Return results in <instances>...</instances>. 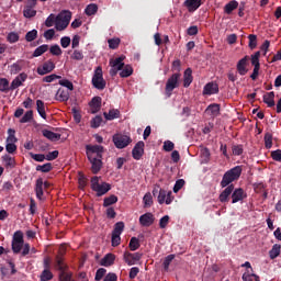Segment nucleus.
<instances>
[{
	"label": "nucleus",
	"instance_id": "nucleus-40",
	"mask_svg": "<svg viewBox=\"0 0 281 281\" xmlns=\"http://www.w3.org/2000/svg\"><path fill=\"white\" fill-rule=\"evenodd\" d=\"M34 120V111L29 110L25 112V114L20 120L21 124H27V122H32Z\"/></svg>",
	"mask_w": 281,
	"mask_h": 281
},
{
	"label": "nucleus",
	"instance_id": "nucleus-17",
	"mask_svg": "<svg viewBox=\"0 0 281 281\" xmlns=\"http://www.w3.org/2000/svg\"><path fill=\"white\" fill-rule=\"evenodd\" d=\"M247 65H249V56H245L237 63V71L239 76H246L247 71H249Z\"/></svg>",
	"mask_w": 281,
	"mask_h": 281
},
{
	"label": "nucleus",
	"instance_id": "nucleus-39",
	"mask_svg": "<svg viewBox=\"0 0 281 281\" xmlns=\"http://www.w3.org/2000/svg\"><path fill=\"white\" fill-rule=\"evenodd\" d=\"M37 36H38V31L36 29H33L32 31H29L25 34V41L27 43H32V41H36Z\"/></svg>",
	"mask_w": 281,
	"mask_h": 281
},
{
	"label": "nucleus",
	"instance_id": "nucleus-61",
	"mask_svg": "<svg viewBox=\"0 0 281 281\" xmlns=\"http://www.w3.org/2000/svg\"><path fill=\"white\" fill-rule=\"evenodd\" d=\"M72 276L74 274L71 272L60 271L59 280L60 281H71Z\"/></svg>",
	"mask_w": 281,
	"mask_h": 281
},
{
	"label": "nucleus",
	"instance_id": "nucleus-46",
	"mask_svg": "<svg viewBox=\"0 0 281 281\" xmlns=\"http://www.w3.org/2000/svg\"><path fill=\"white\" fill-rule=\"evenodd\" d=\"M102 117L100 115L94 116L91 121H90V125L91 128H100L101 124H102Z\"/></svg>",
	"mask_w": 281,
	"mask_h": 281
},
{
	"label": "nucleus",
	"instance_id": "nucleus-15",
	"mask_svg": "<svg viewBox=\"0 0 281 281\" xmlns=\"http://www.w3.org/2000/svg\"><path fill=\"white\" fill-rule=\"evenodd\" d=\"M27 80V74L21 72L18 77H15L11 82V91L19 89V87L23 86V82Z\"/></svg>",
	"mask_w": 281,
	"mask_h": 281
},
{
	"label": "nucleus",
	"instance_id": "nucleus-35",
	"mask_svg": "<svg viewBox=\"0 0 281 281\" xmlns=\"http://www.w3.org/2000/svg\"><path fill=\"white\" fill-rule=\"evenodd\" d=\"M85 13L87 16H93V14L98 13V4L95 3H90L86 7Z\"/></svg>",
	"mask_w": 281,
	"mask_h": 281
},
{
	"label": "nucleus",
	"instance_id": "nucleus-25",
	"mask_svg": "<svg viewBox=\"0 0 281 281\" xmlns=\"http://www.w3.org/2000/svg\"><path fill=\"white\" fill-rule=\"evenodd\" d=\"M2 161L5 166V168H16V160L14 159V157L5 154L2 156Z\"/></svg>",
	"mask_w": 281,
	"mask_h": 281
},
{
	"label": "nucleus",
	"instance_id": "nucleus-24",
	"mask_svg": "<svg viewBox=\"0 0 281 281\" xmlns=\"http://www.w3.org/2000/svg\"><path fill=\"white\" fill-rule=\"evenodd\" d=\"M276 92L271 91L263 95V102L265 104H268V106L271 109L272 106H276Z\"/></svg>",
	"mask_w": 281,
	"mask_h": 281
},
{
	"label": "nucleus",
	"instance_id": "nucleus-10",
	"mask_svg": "<svg viewBox=\"0 0 281 281\" xmlns=\"http://www.w3.org/2000/svg\"><path fill=\"white\" fill-rule=\"evenodd\" d=\"M54 69H56V64L49 59L42 66L37 67V74L38 76H47V74H52Z\"/></svg>",
	"mask_w": 281,
	"mask_h": 281
},
{
	"label": "nucleus",
	"instance_id": "nucleus-30",
	"mask_svg": "<svg viewBox=\"0 0 281 281\" xmlns=\"http://www.w3.org/2000/svg\"><path fill=\"white\" fill-rule=\"evenodd\" d=\"M36 109L38 115H41L43 120H47V113L45 112V102H43V100L36 101Z\"/></svg>",
	"mask_w": 281,
	"mask_h": 281
},
{
	"label": "nucleus",
	"instance_id": "nucleus-27",
	"mask_svg": "<svg viewBox=\"0 0 281 281\" xmlns=\"http://www.w3.org/2000/svg\"><path fill=\"white\" fill-rule=\"evenodd\" d=\"M103 116L105 117V120H108L109 122L113 121V120H117V117H120V110L117 109H112L108 112L103 113Z\"/></svg>",
	"mask_w": 281,
	"mask_h": 281
},
{
	"label": "nucleus",
	"instance_id": "nucleus-6",
	"mask_svg": "<svg viewBox=\"0 0 281 281\" xmlns=\"http://www.w3.org/2000/svg\"><path fill=\"white\" fill-rule=\"evenodd\" d=\"M91 82L94 89H98L99 91H104V89H106V80H104V75L100 66L95 68Z\"/></svg>",
	"mask_w": 281,
	"mask_h": 281
},
{
	"label": "nucleus",
	"instance_id": "nucleus-45",
	"mask_svg": "<svg viewBox=\"0 0 281 281\" xmlns=\"http://www.w3.org/2000/svg\"><path fill=\"white\" fill-rule=\"evenodd\" d=\"M35 14L36 10H34V8L24 7L23 15L25 16V19H32Z\"/></svg>",
	"mask_w": 281,
	"mask_h": 281
},
{
	"label": "nucleus",
	"instance_id": "nucleus-52",
	"mask_svg": "<svg viewBox=\"0 0 281 281\" xmlns=\"http://www.w3.org/2000/svg\"><path fill=\"white\" fill-rule=\"evenodd\" d=\"M54 273L49 270H43L41 274V281H49L53 280Z\"/></svg>",
	"mask_w": 281,
	"mask_h": 281
},
{
	"label": "nucleus",
	"instance_id": "nucleus-18",
	"mask_svg": "<svg viewBox=\"0 0 281 281\" xmlns=\"http://www.w3.org/2000/svg\"><path fill=\"white\" fill-rule=\"evenodd\" d=\"M218 93V83L209 82L203 88V95H215Z\"/></svg>",
	"mask_w": 281,
	"mask_h": 281
},
{
	"label": "nucleus",
	"instance_id": "nucleus-22",
	"mask_svg": "<svg viewBox=\"0 0 281 281\" xmlns=\"http://www.w3.org/2000/svg\"><path fill=\"white\" fill-rule=\"evenodd\" d=\"M90 108L92 109V113H98L100 109H102V98L101 97H94L90 101Z\"/></svg>",
	"mask_w": 281,
	"mask_h": 281
},
{
	"label": "nucleus",
	"instance_id": "nucleus-20",
	"mask_svg": "<svg viewBox=\"0 0 281 281\" xmlns=\"http://www.w3.org/2000/svg\"><path fill=\"white\" fill-rule=\"evenodd\" d=\"M58 102H67L69 100V90L59 88L55 94Z\"/></svg>",
	"mask_w": 281,
	"mask_h": 281
},
{
	"label": "nucleus",
	"instance_id": "nucleus-16",
	"mask_svg": "<svg viewBox=\"0 0 281 281\" xmlns=\"http://www.w3.org/2000/svg\"><path fill=\"white\" fill-rule=\"evenodd\" d=\"M153 223H155V215H153V213H145L139 216V224L143 227H150Z\"/></svg>",
	"mask_w": 281,
	"mask_h": 281
},
{
	"label": "nucleus",
	"instance_id": "nucleus-62",
	"mask_svg": "<svg viewBox=\"0 0 281 281\" xmlns=\"http://www.w3.org/2000/svg\"><path fill=\"white\" fill-rule=\"evenodd\" d=\"M110 49H117L120 47V38H111L108 41Z\"/></svg>",
	"mask_w": 281,
	"mask_h": 281
},
{
	"label": "nucleus",
	"instance_id": "nucleus-32",
	"mask_svg": "<svg viewBox=\"0 0 281 281\" xmlns=\"http://www.w3.org/2000/svg\"><path fill=\"white\" fill-rule=\"evenodd\" d=\"M117 195L112 194L103 200V207H111V205H115L117 203Z\"/></svg>",
	"mask_w": 281,
	"mask_h": 281
},
{
	"label": "nucleus",
	"instance_id": "nucleus-8",
	"mask_svg": "<svg viewBox=\"0 0 281 281\" xmlns=\"http://www.w3.org/2000/svg\"><path fill=\"white\" fill-rule=\"evenodd\" d=\"M132 142L133 139H131V136H126L122 134H115L113 136L114 146H116L120 149L126 148V146H128V144H131Z\"/></svg>",
	"mask_w": 281,
	"mask_h": 281
},
{
	"label": "nucleus",
	"instance_id": "nucleus-56",
	"mask_svg": "<svg viewBox=\"0 0 281 281\" xmlns=\"http://www.w3.org/2000/svg\"><path fill=\"white\" fill-rule=\"evenodd\" d=\"M12 243H24L25 244V240L23 239V232L16 231L13 234Z\"/></svg>",
	"mask_w": 281,
	"mask_h": 281
},
{
	"label": "nucleus",
	"instance_id": "nucleus-51",
	"mask_svg": "<svg viewBox=\"0 0 281 281\" xmlns=\"http://www.w3.org/2000/svg\"><path fill=\"white\" fill-rule=\"evenodd\" d=\"M49 52L53 56H61L63 55V49L58 44H55L50 46Z\"/></svg>",
	"mask_w": 281,
	"mask_h": 281
},
{
	"label": "nucleus",
	"instance_id": "nucleus-53",
	"mask_svg": "<svg viewBox=\"0 0 281 281\" xmlns=\"http://www.w3.org/2000/svg\"><path fill=\"white\" fill-rule=\"evenodd\" d=\"M143 202L145 207H150V205H153V194L147 192L143 198Z\"/></svg>",
	"mask_w": 281,
	"mask_h": 281
},
{
	"label": "nucleus",
	"instance_id": "nucleus-44",
	"mask_svg": "<svg viewBox=\"0 0 281 281\" xmlns=\"http://www.w3.org/2000/svg\"><path fill=\"white\" fill-rule=\"evenodd\" d=\"M52 162H46L44 165H38L36 167L37 172H52Z\"/></svg>",
	"mask_w": 281,
	"mask_h": 281
},
{
	"label": "nucleus",
	"instance_id": "nucleus-34",
	"mask_svg": "<svg viewBox=\"0 0 281 281\" xmlns=\"http://www.w3.org/2000/svg\"><path fill=\"white\" fill-rule=\"evenodd\" d=\"M265 140V147L267 150L271 149L273 147V134L267 132L263 137Z\"/></svg>",
	"mask_w": 281,
	"mask_h": 281
},
{
	"label": "nucleus",
	"instance_id": "nucleus-13",
	"mask_svg": "<svg viewBox=\"0 0 281 281\" xmlns=\"http://www.w3.org/2000/svg\"><path fill=\"white\" fill-rule=\"evenodd\" d=\"M144 146H145L144 140H139L138 143H136V145L132 150V157L136 161H139V159L144 157Z\"/></svg>",
	"mask_w": 281,
	"mask_h": 281
},
{
	"label": "nucleus",
	"instance_id": "nucleus-50",
	"mask_svg": "<svg viewBox=\"0 0 281 281\" xmlns=\"http://www.w3.org/2000/svg\"><path fill=\"white\" fill-rule=\"evenodd\" d=\"M23 69V66H21V64L18 61V63H14L10 66V74L11 75H16L19 74L21 70Z\"/></svg>",
	"mask_w": 281,
	"mask_h": 281
},
{
	"label": "nucleus",
	"instance_id": "nucleus-59",
	"mask_svg": "<svg viewBox=\"0 0 281 281\" xmlns=\"http://www.w3.org/2000/svg\"><path fill=\"white\" fill-rule=\"evenodd\" d=\"M201 157H202L204 164H207L210 161L211 154H210V149L207 147H205L201 150Z\"/></svg>",
	"mask_w": 281,
	"mask_h": 281
},
{
	"label": "nucleus",
	"instance_id": "nucleus-36",
	"mask_svg": "<svg viewBox=\"0 0 281 281\" xmlns=\"http://www.w3.org/2000/svg\"><path fill=\"white\" fill-rule=\"evenodd\" d=\"M280 249H281V246L279 244H274L272 246V249H270L269 251V256L271 260H276V258L280 256Z\"/></svg>",
	"mask_w": 281,
	"mask_h": 281
},
{
	"label": "nucleus",
	"instance_id": "nucleus-7",
	"mask_svg": "<svg viewBox=\"0 0 281 281\" xmlns=\"http://www.w3.org/2000/svg\"><path fill=\"white\" fill-rule=\"evenodd\" d=\"M180 80H181L180 72H175L168 78V80L166 82V88H165L167 95H172V91H175V89L179 88Z\"/></svg>",
	"mask_w": 281,
	"mask_h": 281
},
{
	"label": "nucleus",
	"instance_id": "nucleus-43",
	"mask_svg": "<svg viewBox=\"0 0 281 281\" xmlns=\"http://www.w3.org/2000/svg\"><path fill=\"white\" fill-rule=\"evenodd\" d=\"M232 153H233L234 157H240V155H243V153H245V148L243 147V145H233Z\"/></svg>",
	"mask_w": 281,
	"mask_h": 281
},
{
	"label": "nucleus",
	"instance_id": "nucleus-47",
	"mask_svg": "<svg viewBox=\"0 0 281 281\" xmlns=\"http://www.w3.org/2000/svg\"><path fill=\"white\" fill-rule=\"evenodd\" d=\"M122 232H124V222H117L114 225V229H113L112 234L122 236Z\"/></svg>",
	"mask_w": 281,
	"mask_h": 281
},
{
	"label": "nucleus",
	"instance_id": "nucleus-57",
	"mask_svg": "<svg viewBox=\"0 0 281 281\" xmlns=\"http://www.w3.org/2000/svg\"><path fill=\"white\" fill-rule=\"evenodd\" d=\"M61 87H66L68 91H74V83L69 81L68 79H61L58 82Z\"/></svg>",
	"mask_w": 281,
	"mask_h": 281
},
{
	"label": "nucleus",
	"instance_id": "nucleus-9",
	"mask_svg": "<svg viewBox=\"0 0 281 281\" xmlns=\"http://www.w3.org/2000/svg\"><path fill=\"white\" fill-rule=\"evenodd\" d=\"M123 260L128 265V267H133V265H137L142 260V254L140 252H128L125 251L123 255Z\"/></svg>",
	"mask_w": 281,
	"mask_h": 281
},
{
	"label": "nucleus",
	"instance_id": "nucleus-55",
	"mask_svg": "<svg viewBox=\"0 0 281 281\" xmlns=\"http://www.w3.org/2000/svg\"><path fill=\"white\" fill-rule=\"evenodd\" d=\"M54 25H56V16L54 15V13H52L45 20V26L46 27H54Z\"/></svg>",
	"mask_w": 281,
	"mask_h": 281
},
{
	"label": "nucleus",
	"instance_id": "nucleus-58",
	"mask_svg": "<svg viewBox=\"0 0 281 281\" xmlns=\"http://www.w3.org/2000/svg\"><path fill=\"white\" fill-rule=\"evenodd\" d=\"M23 245H25V244L12 241L11 247H12L13 254H21V249H23Z\"/></svg>",
	"mask_w": 281,
	"mask_h": 281
},
{
	"label": "nucleus",
	"instance_id": "nucleus-29",
	"mask_svg": "<svg viewBox=\"0 0 281 281\" xmlns=\"http://www.w3.org/2000/svg\"><path fill=\"white\" fill-rule=\"evenodd\" d=\"M55 267L58 271H67L68 269L64 257H55Z\"/></svg>",
	"mask_w": 281,
	"mask_h": 281
},
{
	"label": "nucleus",
	"instance_id": "nucleus-1",
	"mask_svg": "<svg viewBox=\"0 0 281 281\" xmlns=\"http://www.w3.org/2000/svg\"><path fill=\"white\" fill-rule=\"evenodd\" d=\"M240 175H243V167L240 166H236L224 173L221 188H225V190L218 196L221 203H229V196H232L234 192V184L232 183L238 181Z\"/></svg>",
	"mask_w": 281,
	"mask_h": 281
},
{
	"label": "nucleus",
	"instance_id": "nucleus-49",
	"mask_svg": "<svg viewBox=\"0 0 281 281\" xmlns=\"http://www.w3.org/2000/svg\"><path fill=\"white\" fill-rule=\"evenodd\" d=\"M78 183L80 190H85V188H87V176H85V173L79 172Z\"/></svg>",
	"mask_w": 281,
	"mask_h": 281
},
{
	"label": "nucleus",
	"instance_id": "nucleus-11",
	"mask_svg": "<svg viewBox=\"0 0 281 281\" xmlns=\"http://www.w3.org/2000/svg\"><path fill=\"white\" fill-rule=\"evenodd\" d=\"M43 186L47 190V188H49V186H52V183H49L48 181L43 182V178H38L36 180V183H35V194H36V198L40 201H43V194H44Z\"/></svg>",
	"mask_w": 281,
	"mask_h": 281
},
{
	"label": "nucleus",
	"instance_id": "nucleus-48",
	"mask_svg": "<svg viewBox=\"0 0 281 281\" xmlns=\"http://www.w3.org/2000/svg\"><path fill=\"white\" fill-rule=\"evenodd\" d=\"M175 260V255H168L164 262H162V267L165 269V271H168V269H170V263Z\"/></svg>",
	"mask_w": 281,
	"mask_h": 281
},
{
	"label": "nucleus",
	"instance_id": "nucleus-64",
	"mask_svg": "<svg viewBox=\"0 0 281 281\" xmlns=\"http://www.w3.org/2000/svg\"><path fill=\"white\" fill-rule=\"evenodd\" d=\"M271 158L273 161H281V149L271 151Z\"/></svg>",
	"mask_w": 281,
	"mask_h": 281
},
{
	"label": "nucleus",
	"instance_id": "nucleus-23",
	"mask_svg": "<svg viewBox=\"0 0 281 281\" xmlns=\"http://www.w3.org/2000/svg\"><path fill=\"white\" fill-rule=\"evenodd\" d=\"M115 262V255L106 254L100 261L101 267H111Z\"/></svg>",
	"mask_w": 281,
	"mask_h": 281
},
{
	"label": "nucleus",
	"instance_id": "nucleus-26",
	"mask_svg": "<svg viewBox=\"0 0 281 281\" xmlns=\"http://www.w3.org/2000/svg\"><path fill=\"white\" fill-rule=\"evenodd\" d=\"M42 135L46 137V139H49L50 142H58V139H60V134L54 133L49 130H43Z\"/></svg>",
	"mask_w": 281,
	"mask_h": 281
},
{
	"label": "nucleus",
	"instance_id": "nucleus-5",
	"mask_svg": "<svg viewBox=\"0 0 281 281\" xmlns=\"http://www.w3.org/2000/svg\"><path fill=\"white\" fill-rule=\"evenodd\" d=\"M90 182L91 190H93V192H97V196H104V194H106V192L111 190V184H109L108 182H102L100 184V177L98 176L92 177Z\"/></svg>",
	"mask_w": 281,
	"mask_h": 281
},
{
	"label": "nucleus",
	"instance_id": "nucleus-19",
	"mask_svg": "<svg viewBox=\"0 0 281 281\" xmlns=\"http://www.w3.org/2000/svg\"><path fill=\"white\" fill-rule=\"evenodd\" d=\"M202 3V0H186L184 8H187L188 12H196V10L201 8Z\"/></svg>",
	"mask_w": 281,
	"mask_h": 281
},
{
	"label": "nucleus",
	"instance_id": "nucleus-63",
	"mask_svg": "<svg viewBox=\"0 0 281 281\" xmlns=\"http://www.w3.org/2000/svg\"><path fill=\"white\" fill-rule=\"evenodd\" d=\"M5 150L9 155H14L16 153V144L15 143H7Z\"/></svg>",
	"mask_w": 281,
	"mask_h": 281
},
{
	"label": "nucleus",
	"instance_id": "nucleus-3",
	"mask_svg": "<svg viewBox=\"0 0 281 281\" xmlns=\"http://www.w3.org/2000/svg\"><path fill=\"white\" fill-rule=\"evenodd\" d=\"M126 56L122 55L120 57H116L115 59H110V76L112 78H115L117 76V71L120 72L121 78H128L133 76V66L126 65L124 66V59Z\"/></svg>",
	"mask_w": 281,
	"mask_h": 281
},
{
	"label": "nucleus",
	"instance_id": "nucleus-12",
	"mask_svg": "<svg viewBox=\"0 0 281 281\" xmlns=\"http://www.w3.org/2000/svg\"><path fill=\"white\" fill-rule=\"evenodd\" d=\"M158 203L160 205H164V203H166V205H170V203H172V191L160 189L158 194Z\"/></svg>",
	"mask_w": 281,
	"mask_h": 281
},
{
	"label": "nucleus",
	"instance_id": "nucleus-41",
	"mask_svg": "<svg viewBox=\"0 0 281 281\" xmlns=\"http://www.w3.org/2000/svg\"><path fill=\"white\" fill-rule=\"evenodd\" d=\"M236 8H238V1L233 0L224 7V11L226 14H232V11L236 10Z\"/></svg>",
	"mask_w": 281,
	"mask_h": 281
},
{
	"label": "nucleus",
	"instance_id": "nucleus-31",
	"mask_svg": "<svg viewBox=\"0 0 281 281\" xmlns=\"http://www.w3.org/2000/svg\"><path fill=\"white\" fill-rule=\"evenodd\" d=\"M206 113H210L211 115H213V117H216V115L221 113V105L217 103L210 104L206 108Z\"/></svg>",
	"mask_w": 281,
	"mask_h": 281
},
{
	"label": "nucleus",
	"instance_id": "nucleus-28",
	"mask_svg": "<svg viewBox=\"0 0 281 281\" xmlns=\"http://www.w3.org/2000/svg\"><path fill=\"white\" fill-rule=\"evenodd\" d=\"M0 91H1V93H8V92L12 91L10 80H8L5 78H0Z\"/></svg>",
	"mask_w": 281,
	"mask_h": 281
},
{
	"label": "nucleus",
	"instance_id": "nucleus-14",
	"mask_svg": "<svg viewBox=\"0 0 281 281\" xmlns=\"http://www.w3.org/2000/svg\"><path fill=\"white\" fill-rule=\"evenodd\" d=\"M231 199L233 204L238 203L239 201H244V199H247V193L243 188H237L233 190Z\"/></svg>",
	"mask_w": 281,
	"mask_h": 281
},
{
	"label": "nucleus",
	"instance_id": "nucleus-33",
	"mask_svg": "<svg viewBox=\"0 0 281 281\" xmlns=\"http://www.w3.org/2000/svg\"><path fill=\"white\" fill-rule=\"evenodd\" d=\"M49 49V45L43 44L38 46L34 52H33V58H38V56H43L45 52Z\"/></svg>",
	"mask_w": 281,
	"mask_h": 281
},
{
	"label": "nucleus",
	"instance_id": "nucleus-2",
	"mask_svg": "<svg viewBox=\"0 0 281 281\" xmlns=\"http://www.w3.org/2000/svg\"><path fill=\"white\" fill-rule=\"evenodd\" d=\"M102 153H104V147L101 145L86 146V155L91 164L93 175H98L102 170Z\"/></svg>",
	"mask_w": 281,
	"mask_h": 281
},
{
	"label": "nucleus",
	"instance_id": "nucleus-21",
	"mask_svg": "<svg viewBox=\"0 0 281 281\" xmlns=\"http://www.w3.org/2000/svg\"><path fill=\"white\" fill-rule=\"evenodd\" d=\"M192 80H194V77H192V68H187L183 74L184 89H188V87H190V85H192Z\"/></svg>",
	"mask_w": 281,
	"mask_h": 281
},
{
	"label": "nucleus",
	"instance_id": "nucleus-54",
	"mask_svg": "<svg viewBox=\"0 0 281 281\" xmlns=\"http://www.w3.org/2000/svg\"><path fill=\"white\" fill-rule=\"evenodd\" d=\"M19 33L16 32H10L7 36L8 43H19Z\"/></svg>",
	"mask_w": 281,
	"mask_h": 281
},
{
	"label": "nucleus",
	"instance_id": "nucleus-4",
	"mask_svg": "<svg viewBox=\"0 0 281 281\" xmlns=\"http://www.w3.org/2000/svg\"><path fill=\"white\" fill-rule=\"evenodd\" d=\"M71 21V11H63L58 15H56L55 30L57 32H63L69 27V23Z\"/></svg>",
	"mask_w": 281,
	"mask_h": 281
},
{
	"label": "nucleus",
	"instance_id": "nucleus-37",
	"mask_svg": "<svg viewBox=\"0 0 281 281\" xmlns=\"http://www.w3.org/2000/svg\"><path fill=\"white\" fill-rule=\"evenodd\" d=\"M8 137H7V143L9 144H16L19 142V138H16V131L13 128L8 130Z\"/></svg>",
	"mask_w": 281,
	"mask_h": 281
},
{
	"label": "nucleus",
	"instance_id": "nucleus-60",
	"mask_svg": "<svg viewBox=\"0 0 281 281\" xmlns=\"http://www.w3.org/2000/svg\"><path fill=\"white\" fill-rule=\"evenodd\" d=\"M63 78L61 76H58L56 74L45 76L42 81L43 82H54V80H60Z\"/></svg>",
	"mask_w": 281,
	"mask_h": 281
},
{
	"label": "nucleus",
	"instance_id": "nucleus-42",
	"mask_svg": "<svg viewBox=\"0 0 281 281\" xmlns=\"http://www.w3.org/2000/svg\"><path fill=\"white\" fill-rule=\"evenodd\" d=\"M248 46L251 48V49H256V47H258V36L256 34H250L248 35Z\"/></svg>",
	"mask_w": 281,
	"mask_h": 281
},
{
	"label": "nucleus",
	"instance_id": "nucleus-38",
	"mask_svg": "<svg viewBox=\"0 0 281 281\" xmlns=\"http://www.w3.org/2000/svg\"><path fill=\"white\" fill-rule=\"evenodd\" d=\"M139 247H142V244H139V239L137 237H132L128 244V248L132 251H137V249H139Z\"/></svg>",
	"mask_w": 281,
	"mask_h": 281
}]
</instances>
